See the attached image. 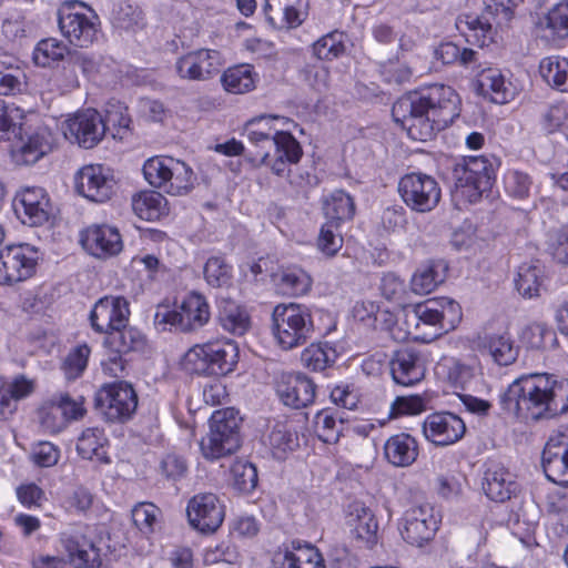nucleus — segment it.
<instances>
[{
  "label": "nucleus",
  "mask_w": 568,
  "mask_h": 568,
  "mask_svg": "<svg viewBox=\"0 0 568 568\" xmlns=\"http://www.w3.org/2000/svg\"><path fill=\"white\" fill-rule=\"evenodd\" d=\"M459 104L452 87L433 84L400 97L393 105L392 115L412 140L427 141L459 116Z\"/></svg>",
  "instance_id": "nucleus-1"
},
{
  "label": "nucleus",
  "mask_w": 568,
  "mask_h": 568,
  "mask_svg": "<svg viewBox=\"0 0 568 568\" xmlns=\"http://www.w3.org/2000/svg\"><path fill=\"white\" fill-rule=\"evenodd\" d=\"M501 408L523 420L551 419L568 412V379L550 374H526L500 395Z\"/></svg>",
  "instance_id": "nucleus-2"
},
{
  "label": "nucleus",
  "mask_w": 568,
  "mask_h": 568,
  "mask_svg": "<svg viewBox=\"0 0 568 568\" xmlns=\"http://www.w3.org/2000/svg\"><path fill=\"white\" fill-rule=\"evenodd\" d=\"M408 334L430 342L455 326L460 318V306L448 297L428 300L404 308Z\"/></svg>",
  "instance_id": "nucleus-3"
},
{
  "label": "nucleus",
  "mask_w": 568,
  "mask_h": 568,
  "mask_svg": "<svg viewBox=\"0 0 568 568\" xmlns=\"http://www.w3.org/2000/svg\"><path fill=\"white\" fill-rule=\"evenodd\" d=\"M237 362V344L229 338H217L189 348L181 365L190 374L220 376L233 372Z\"/></svg>",
  "instance_id": "nucleus-4"
},
{
  "label": "nucleus",
  "mask_w": 568,
  "mask_h": 568,
  "mask_svg": "<svg viewBox=\"0 0 568 568\" xmlns=\"http://www.w3.org/2000/svg\"><path fill=\"white\" fill-rule=\"evenodd\" d=\"M315 331L312 311L305 304L281 303L272 312V332L282 349L305 344Z\"/></svg>",
  "instance_id": "nucleus-5"
},
{
  "label": "nucleus",
  "mask_w": 568,
  "mask_h": 568,
  "mask_svg": "<svg viewBox=\"0 0 568 568\" xmlns=\"http://www.w3.org/2000/svg\"><path fill=\"white\" fill-rule=\"evenodd\" d=\"M241 418L234 408L216 410L210 418V430L201 439L200 448L207 460H217L234 454L241 445Z\"/></svg>",
  "instance_id": "nucleus-6"
},
{
  "label": "nucleus",
  "mask_w": 568,
  "mask_h": 568,
  "mask_svg": "<svg viewBox=\"0 0 568 568\" xmlns=\"http://www.w3.org/2000/svg\"><path fill=\"white\" fill-rule=\"evenodd\" d=\"M524 0H484L485 10L481 16L464 14L456 21L457 29L467 38L484 47L491 40L493 23H508L514 16V9Z\"/></svg>",
  "instance_id": "nucleus-7"
},
{
  "label": "nucleus",
  "mask_w": 568,
  "mask_h": 568,
  "mask_svg": "<svg viewBox=\"0 0 568 568\" xmlns=\"http://www.w3.org/2000/svg\"><path fill=\"white\" fill-rule=\"evenodd\" d=\"M452 180L456 195L474 203L493 185V164L485 156L463 158L454 164Z\"/></svg>",
  "instance_id": "nucleus-8"
},
{
  "label": "nucleus",
  "mask_w": 568,
  "mask_h": 568,
  "mask_svg": "<svg viewBox=\"0 0 568 568\" xmlns=\"http://www.w3.org/2000/svg\"><path fill=\"white\" fill-rule=\"evenodd\" d=\"M210 318L211 307L206 297L192 292L173 310L158 308L154 323L163 331L175 328L181 332H192L206 325Z\"/></svg>",
  "instance_id": "nucleus-9"
},
{
  "label": "nucleus",
  "mask_w": 568,
  "mask_h": 568,
  "mask_svg": "<svg viewBox=\"0 0 568 568\" xmlns=\"http://www.w3.org/2000/svg\"><path fill=\"white\" fill-rule=\"evenodd\" d=\"M59 28L62 36L73 45L87 48L97 41L100 19L90 7L82 2H69L59 10Z\"/></svg>",
  "instance_id": "nucleus-10"
},
{
  "label": "nucleus",
  "mask_w": 568,
  "mask_h": 568,
  "mask_svg": "<svg viewBox=\"0 0 568 568\" xmlns=\"http://www.w3.org/2000/svg\"><path fill=\"white\" fill-rule=\"evenodd\" d=\"M145 180L154 187L172 195H181L192 187V169L183 161L171 156H154L143 165Z\"/></svg>",
  "instance_id": "nucleus-11"
},
{
  "label": "nucleus",
  "mask_w": 568,
  "mask_h": 568,
  "mask_svg": "<svg viewBox=\"0 0 568 568\" xmlns=\"http://www.w3.org/2000/svg\"><path fill=\"white\" fill-rule=\"evenodd\" d=\"M90 534L88 525L75 524L58 535V550L65 555V561L74 568H97L101 564L99 549Z\"/></svg>",
  "instance_id": "nucleus-12"
},
{
  "label": "nucleus",
  "mask_w": 568,
  "mask_h": 568,
  "mask_svg": "<svg viewBox=\"0 0 568 568\" xmlns=\"http://www.w3.org/2000/svg\"><path fill=\"white\" fill-rule=\"evenodd\" d=\"M398 192L404 203L418 213L433 211L442 196L436 179L423 172H412L402 176L398 182Z\"/></svg>",
  "instance_id": "nucleus-13"
},
{
  "label": "nucleus",
  "mask_w": 568,
  "mask_h": 568,
  "mask_svg": "<svg viewBox=\"0 0 568 568\" xmlns=\"http://www.w3.org/2000/svg\"><path fill=\"white\" fill-rule=\"evenodd\" d=\"M98 408L111 422L131 418L138 407V395L126 382H115L102 386L95 396Z\"/></svg>",
  "instance_id": "nucleus-14"
},
{
  "label": "nucleus",
  "mask_w": 568,
  "mask_h": 568,
  "mask_svg": "<svg viewBox=\"0 0 568 568\" xmlns=\"http://www.w3.org/2000/svg\"><path fill=\"white\" fill-rule=\"evenodd\" d=\"M39 258L38 250L30 244L6 246L0 251V281L11 284L30 278Z\"/></svg>",
  "instance_id": "nucleus-15"
},
{
  "label": "nucleus",
  "mask_w": 568,
  "mask_h": 568,
  "mask_svg": "<svg viewBox=\"0 0 568 568\" xmlns=\"http://www.w3.org/2000/svg\"><path fill=\"white\" fill-rule=\"evenodd\" d=\"M303 154L302 148L296 139L286 131H275L274 134V155L264 153L261 163L268 165L272 172L278 176H286L292 185L302 186L303 175H296L288 165L300 161Z\"/></svg>",
  "instance_id": "nucleus-16"
},
{
  "label": "nucleus",
  "mask_w": 568,
  "mask_h": 568,
  "mask_svg": "<svg viewBox=\"0 0 568 568\" xmlns=\"http://www.w3.org/2000/svg\"><path fill=\"white\" fill-rule=\"evenodd\" d=\"M541 465L550 481L568 487V425H561L549 437L542 452Z\"/></svg>",
  "instance_id": "nucleus-17"
},
{
  "label": "nucleus",
  "mask_w": 568,
  "mask_h": 568,
  "mask_svg": "<svg viewBox=\"0 0 568 568\" xmlns=\"http://www.w3.org/2000/svg\"><path fill=\"white\" fill-rule=\"evenodd\" d=\"M64 136L84 149L95 146L105 134L102 115L94 109L77 112L63 123Z\"/></svg>",
  "instance_id": "nucleus-18"
},
{
  "label": "nucleus",
  "mask_w": 568,
  "mask_h": 568,
  "mask_svg": "<svg viewBox=\"0 0 568 568\" xmlns=\"http://www.w3.org/2000/svg\"><path fill=\"white\" fill-rule=\"evenodd\" d=\"M473 347L491 357L500 366L513 364L518 357V347L506 328L486 326L471 341Z\"/></svg>",
  "instance_id": "nucleus-19"
},
{
  "label": "nucleus",
  "mask_w": 568,
  "mask_h": 568,
  "mask_svg": "<svg viewBox=\"0 0 568 568\" xmlns=\"http://www.w3.org/2000/svg\"><path fill=\"white\" fill-rule=\"evenodd\" d=\"M186 515L190 525L201 532H214L225 516L224 506L212 493L194 495L187 503Z\"/></svg>",
  "instance_id": "nucleus-20"
},
{
  "label": "nucleus",
  "mask_w": 568,
  "mask_h": 568,
  "mask_svg": "<svg viewBox=\"0 0 568 568\" xmlns=\"http://www.w3.org/2000/svg\"><path fill=\"white\" fill-rule=\"evenodd\" d=\"M130 316L129 302L122 296H104L90 312V323L98 333H114L123 328Z\"/></svg>",
  "instance_id": "nucleus-21"
},
{
  "label": "nucleus",
  "mask_w": 568,
  "mask_h": 568,
  "mask_svg": "<svg viewBox=\"0 0 568 568\" xmlns=\"http://www.w3.org/2000/svg\"><path fill=\"white\" fill-rule=\"evenodd\" d=\"M75 190L92 202L103 203L113 195L115 180L110 170L100 164L85 165L75 175Z\"/></svg>",
  "instance_id": "nucleus-22"
},
{
  "label": "nucleus",
  "mask_w": 568,
  "mask_h": 568,
  "mask_svg": "<svg viewBox=\"0 0 568 568\" xmlns=\"http://www.w3.org/2000/svg\"><path fill=\"white\" fill-rule=\"evenodd\" d=\"M438 523L430 505L412 507L404 514L400 529L402 537L406 542L422 547L434 538L438 529Z\"/></svg>",
  "instance_id": "nucleus-23"
},
{
  "label": "nucleus",
  "mask_w": 568,
  "mask_h": 568,
  "mask_svg": "<svg viewBox=\"0 0 568 568\" xmlns=\"http://www.w3.org/2000/svg\"><path fill=\"white\" fill-rule=\"evenodd\" d=\"M466 432L464 420L449 412L429 414L423 423L425 438L437 446H448L463 438Z\"/></svg>",
  "instance_id": "nucleus-24"
},
{
  "label": "nucleus",
  "mask_w": 568,
  "mask_h": 568,
  "mask_svg": "<svg viewBox=\"0 0 568 568\" xmlns=\"http://www.w3.org/2000/svg\"><path fill=\"white\" fill-rule=\"evenodd\" d=\"M14 212L23 224L39 226L44 224L51 214V204L42 187L23 189L14 199Z\"/></svg>",
  "instance_id": "nucleus-25"
},
{
  "label": "nucleus",
  "mask_w": 568,
  "mask_h": 568,
  "mask_svg": "<svg viewBox=\"0 0 568 568\" xmlns=\"http://www.w3.org/2000/svg\"><path fill=\"white\" fill-rule=\"evenodd\" d=\"M221 64L219 51L201 49L179 58L175 63V71L181 79L204 81L217 73Z\"/></svg>",
  "instance_id": "nucleus-26"
},
{
  "label": "nucleus",
  "mask_w": 568,
  "mask_h": 568,
  "mask_svg": "<svg viewBox=\"0 0 568 568\" xmlns=\"http://www.w3.org/2000/svg\"><path fill=\"white\" fill-rule=\"evenodd\" d=\"M83 248L98 258L118 255L123 248L121 234L116 227L106 224H94L81 233Z\"/></svg>",
  "instance_id": "nucleus-27"
},
{
  "label": "nucleus",
  "mask_w": 568,
  "mask_h": 568,
  "mask_svg": "<svg viewBox=\"0 0 568 568\" xmlns=\"http://www.w3.org/2000/svg\"><path fill=\"white\" fill-rule=\"evenodd\" d=\"M389 368L396 384L412 386L424 378L426 364L425 358L418 349L414 347H403L393 354Z\"/></svg>",
  "instance_id": "nucleus-28"
},
{
  "label": "nucleus",
  "mask_w": 568,
  "mask_h": 568,
  "mask_svg": "<svg viewBox=\"0 0 568 568\" xmlns=\"http://www.w3.org/2000/svg\"><path fill=\"white\" fill-rule=\"evenodd\" d=\"M347 518L357 546L373 549L378 542V523L373 510L364 503L355 500L348 505Z\"/></svg>",
  "instance_id": "nucleus-29"
},
{
  "label": "nucleus",
  "mask_w": 568,
  "mask_h": 568,
  "mask_svg": "<svg viewBox=\"0 0 568 568\" xmlns=\"http://www.w3.org/2000/svg\"><path fill=\"white\" fill-rule=\"evenodd\" d=\"M316 385L304 374L283 375L276 393L284 405L295 409L307 407L315 399Z\"/></svg>",
  "instance_id": "nucleus-30"
},
{
  "label": "nucleus",
  "mask_w": 568,
  "mask_h": 568,
  "mask_svg": "<svg viewBox=\"0 0 568 568\" xmlns=\"http://www.w3.org/2000/svg\"><path fill=\"white\" fill-rule=\"evenodd\" d=\"M483 490L490 500L504 503L517 493L518 484L503 464L491 460L484 473Z\"/></svg>",
  "instance_id": "nucleus-31"
},
{
  "label": "nucleus",
  "mask_w": 568,
  "mask_h": 568,
  "mask_svg": "<svg viewBox=\"0 0 568 568\" xmlns=\"http://www.w3.org/2000/svg\"><path fill=\"white\" fill-rule=\"evenodd\" d=\"M477 92L494 103L505 104L517 94V87L497 68H486L477 75Z\"/></svg>",
  "instance_id": "nucleus-32"
},
{
  "label": "nucleus",
  "mask_w": 568,
  "mask_h": 568,
  "mask_svg": "<svg viewBox=\"0 0 568 568\" xmlns=\"http://www.w3.org/2000/svg\"><path fill=\"white\" fill-rule=\"evenodd\" d=\"M438 373L447 378L455 389H468L476 383L480 371L476 357L469 361L459 357H444L437 364Z\"/></svg>",
  "instance_id": "nucleus-33"
},
{
  "label": "nucleus",
  "mask_w": 568,
  "mask_h": 568,
  "mask_svg": "<svg viewBox=\"0 0 568 568\" xmlns=\"http://www.w3.org/2000/svg\"><path fill=\"white\" fill-rule=\"evenodd\" d=\"M263 11L267 23L274 29H295L308 16V10H298L280 0H265Z\"/></svg>",
  "instance_id": "nucleus-34"
},
{
  "label": "nucleus",
  "mask_w": 568,
  "mask_h": 568,
  "mask_svg": "<svg viewBox=\"0 0 568 568\" xmlns=\"http://www.w3.org/2000/svg\"><path fill=\"white\" fill-rule=\"evenodd\" d=\"M52 149V136L47 128H38L22 141L13 156L18 164H34Z\"/></svg>",
  "instance_id": "nucleus-35"
},
{
  "label": "nucleus",
  "mask_w": 568,
  "mask_h": 568,
  "mask_svg": "<svg viewBox=\"0 0 568 568\" xmlns=\"http://www.w3.org/2000/svg\"><path fill=\"white\" fill-rule=\"evenodd\" d=\"M217 310L219 324L225 332L243 336L251 328V317L247 311L236 302L221 298Z\"/></svg>",
  "instance_id": "nucleus-36"
},
{
  "label": "nucleus",
  "mask_w": 568,
  "mask_h": 568,
  "mask_svg": "<svg viewBox=\"0 0 568 568\" xmlns=\"http://www.w3.org/2000/svg\"><path fill=\"white\" fill-rule=\"evenodd\" d=\"M384 455L396 467L410 466L418 456L417 442L405 433L393 435L384 445Z\"/></svg>",
  "instance_id": "nucleus-37"
},
{
  "label": "nucleus",
  "mask_w": 568,
  "mask_h": 568,
  "mask_svg": "<svg viewBox=\"0 0 568 568\" xmlns=\"http://www.w3.org/2000/svg\"><path fill=\"white\" fill-rule=\"evenodd\" d=\"M281 568H325V565L314 546L292 541L291 549H286L283 555Z\"/></svg>",
  "instance_id": "nucleus-38"
},
{
  "label": "nucleus",
  "mask_w": 568,
  "mask_h": 568,
  "mask_svg": "<svg viewBox=\"0 0 568 568\" xmlns=\"http://www.w3.org/2000/svg\"><path fill=\"white\" fill-rule=\"evenodd\" d=\"M108 439L103 429L90 427L82 432L77 443L79 455L89 460H98L100 463H110L106 452Z\"/></svg>",
  "instance_id": "nucleus-39"
},
{
  "label": "nucleus",
  "mask_w": 568,
  "mask_h": 568,
  "mask_svg": "<svg viewBox=\"0 0 568 568\" xmlns=\"http://www.w3.org/2000/svg\"><path fill=\"white\" fill-rule=\"evenodd\" d=\"M27 75L14 57L0 58V95H16L23 92Z\"/></svg>",
  "instance_id": "nucleus-40"
},
{
  "label": "nucleus",
  "mask_w": 568,
  "mask_h": 568,
  "mask_svg": "<svg viewBox=\"0 0 568 568\" xmlns=\"http://www.w3.org/2000/svg\"><path fill=\"white\" fill-rule=\"evenodd\" d=\"M322 205L326 222H335L338 225L342 222L352 220L355 214L354 200L343 190H335L327 196H324Z\"/></svg>",
  "instance_id": "nucleus-41"
},
{
  "label": "nucleus",
  "mask_w": 568,
  "mask_h": 568,
  "mask_svg": "<svg viewBox=\"0 0 568 568\" xmlns=\"http://www.w3.org/2000/svg\"><path fill=\"white\" fill-rule=\"evenodd\" d=\"M336 359L335 347L326 342L312 343L301 353L302 364L313 372H323L332 367Z\"/></svg>",
  "instance_id": "nucleus-42"
},
{
  "label": "nucleus",
  "mask_w": 568,
  "mask_h": 568,
  "mask_svg": "<svg viewBox=\"0 0 568 568\" xmlns=\"http://www.w3.org/2000/svg\"><path fill=\"white\" fill-rule=\"evenodd\" d=\"M255 73L250 64H240L224 71L221 82L225 91L243 94L255 88Z\"/></svg>",
  "instance_id": "nucleus-43"
},
{
  "label": "nucleus",
  "mask_w": 568,
  "mask_h": 568,
  "mask_svg": "<svg viewBox=\"0 0 568 568\" xmlns=\"http://www.w3.org/2000/svg\"><path fill=\"white\" fill-rule=\"evenodd\" d=\"M166 200L155 191L141 192L133 196L132 209L142 220L155 221L165 213Z\"/></svg>",
  "instance_id": "nucleus-44"
},
{
  "label": "nucleus",
  "mask_w": 568,
  "mask_h": 568,
  "mask_svg": "<svg viewBox=\"0 0 568 568\" xmlns=\"http://www.w3.org/2000/svg\"><path fill=\"white\" fill-rule=\"evenodd\" d=\"M539 72L549 85L568 92V59L558 55L544 58L539 64Z\"/></svg>",
  "instance_id": "nucleus-45"
},
{
  "label": "nucleus",
  "mask_w": 568,
  "mask_h": 568,
  "mask_svg": "<svg viewBox=\"0 0 568 568\" xmlns=\"http://www.w3.org/2000/svg\"><path fill=\"white\" fill-rule=\"evenodd\" d=\"M544 281V272L536 263H523L515 278L516 288L523 297L532 298L539 295Z\"/></svg>",
  "instance_id": "nucleus-46"
},
{
  "label": "nucleus",
  "mask_w": 568,
  "mask_h": 568,
  "mask_svg": "<svg viewBox=\"0 0 568 568\" xmlns=\"http://www.w3.org/2000/svg\"><path fill=\"white\" fill-rule=\"evenodd\" d=\"M145 344V336L138 328L128 327L126 325L111 333L105 341L108 348L116 349L122 354L142 351Z\"/></svg>",
  "instance_id": "nucleus-47"
},
{
  "label": "nucleus",
  "mask_w": 568,
  "mask_h": 568,
  "mask_svg": "<svg viewBox=\"0 0 568 568\" xmlns=\"http://www.w3.org/2000/svg\"><path fill=\"white\" fill-rule=\"evenodd\" d=\"M111 21L114 28L126 32H136L145 26L142 10L129 2L114 4Z\"/></svg>",
  "instance_id": "nucleus-48"
},
{
  "label": "nucleus",
  "mask_w": 568,
  "mask_h": 568,
  "mask_svg": "<svg viewBox=\"0 0 568 568\" xmlns=\"http://www.w3.org/2000/svg\"><path fill=\"white\" fill-rule=\"evenodd\" d=\"M275 121L286 122L287 119L276 115H261L253 118L245 123L244 134L251 143L257 146H264L265 144L274 145L275 131L280 130L274 126H268L267 130H260V126L268 125V123H274Z\"/></svg>",
  "instance_id": "nucleus-49"
},
{
  "label": "nucleus",
  "mask_w": 568,
  "mask_h": 568,
  "mask_svg": "<svg viewBox=\"0 0 568 568\" xmlns=\"http://www.w3.org/2000/svg\"><path fill=\"white\" fill-rule=\"evenodd\" d=\"M318 438L327 444L337 443L344 429V422L337 413L326 408L315 415Z\"/></svg>",
  "instance_id": "nucleus-50"
},
{
  "label": "nucleus",
  "mask_w": 568,
  "mask_h": 568,
  "mask_svg": "<svg viewBox=\"0 0 568 568\" xmlns=\"http://www.w3.org/2000/svg\"><path fill=\"white\" fill-rule=\"evenodd\" d=\"M204 280L212 287H227L232 283V266L223 256H211L204 264Z\"/></svg>",
  "instance_id": "nucleus-51"
},
{
  "label": "nucleus",
  "mask_w": 568,
  "mask_h": 568,
  "mask_svg": "<svg viewBox=\"0 0 568 568\" xmlns=\"http://www.w3.org/2000/svg\"><path fill=\"white\" fill-rule=\"evenodd\" d=\"M23 119V109L0 99V141L10 140L12 135H17Z\"/></svg>",
  "instance_id": "nucleus-52"
},
{
  "label": "nucleus",
  "mask_w": 568,
  "mask_h": 568,
  "mask_svg": "<svg viewBox=\"0 0 568 568\" xmlns=\"http://www.w3.org/2000/svg\"><path fill=\"white\" fill-rule=\"evenodd\" d=\"M68 52L67 45L54 38L41 40L33 51V61L37 65L49 67L51 62L60 61Z\"/></svg>",
  "instance_id": "nucleus-53"
},
{
  "label": "nucleus",
  "mask_w": 568,
  "mask_h": 568,
  "mask_svg": "<svg viewBox=\"0 0 568 568\" xmlns=\"http://www.w3.org/2000/svg\"><path fill=\"white\" fill-rule=\"evenodd\" d=\"M311 285V277L301 268H287L281 275L280 287L287 295H304Z\"/></svg>",
  "instance_id": "nucleus-54"
},
{
  "label": "nucleus",
  "mask_w": 568,
  "mask_h": 568,
  "mask_svg": "<svg viewBox=\"0 0 568 568\" xmlns=\"http://www.w3.org/2000/svg\"><path fill=\"white\" fill-rule=\"evenodd\" d=\"M341 225L335 222H325L317 237V248L327 257L335 256L343 247V236L339 231Z\"/></svg>",
  "instance_id": "nucleus-55"
},
{
  "label": "nucleus",
  "mask_w": 568,
  "mask_h": 568,
  "mask_svg": "<svg viewBox=\"0 0 568 568\" xmlns=\"http://www.w3.org/2000/svg\"><path fill=\"white\" fill-rule=\"evenodd\" d=\"M540 126L547 134L568 130V105L565 103L549 105L541 113Z\"/></svg>",
  "instance_id": "nucleus-56"
},
{
  "label": "nucleus",
  "mask_w": 568,
  "mask_h": 568,
  "mask_svg": "<svg viewBox=\"0 0 568 568\" xmlns=\"http://www.w3.org/2000/svg\"><path fill=\"white\" fill-rule=\"evenodd\" d=\"M235 488L244 494L253 491L258 476L255 465L246 460H236L231 468Z\"/></svg>",
  "instance_id": "nucleus-57"
},
{
  "label": "nucleus",
  "mask_w": 568,
  "mask_h": 568,
  "mask_svg": "<svg viewBox=\"0 0 568 568\" xmlns=\"http://www.w3.org/2000/svg\"><path fill=\"white\" fill-rule=\"evenodd\" d=\"M91 349L87 344L78 345L65 357L62 364L64 376L69 381L80 377L87 368Z\"/></svg>",
  "instance_id": "nucleus-58"
},
{
  "label": "nucleus",
  "mask_w": 568,
  "mask_h": 568,
  "mask_svg": "<svg viewBox=\"0 0 568 568\" xmlns=\"http://www.w3.org/2000/svg\"><path fill=\"white\" fill-rule=\"evenodd\" d=\"M64 414L52 397L39 412L42 428L50 434L61 433L69 425Z\"/></svg>",
  "instance_id": "nucleus-59"
},
{
  "label": "nucleus",
  "mask_w": 568,
  "mask_h": 568,
  "mask_svg": "<svg viewBox=\"0 0 568 568\" xmlns=\"http://www.w3.org/2000/svg\"><path fill=\"white\" fill-rule=\"evenodd\" d=\"M314 54L321 60L338 58L345 50L343 33L331 32L318 39L313 45Z\"/></svg>",
  "instance_id": "nucleus-60"
},
{
  "label": "nucleus",
  "mask_w": 568,
  "mask_h": 568,
  "mask_svg": "<svg viewBox=\"0 0 568 568\" xmlns=\"http://www.w3.org/2000/svg\"><path fill=\"white\" fill-rule=\"evenodd\" d=\"M521 342L532 349H542L547 343L556 341L555 333L541 323L527 325L521 333Z\"/></svg>",
  "instance_id": "nucleus-61"
},
{
  "label": "nucleus",
  "mask_w": 568,
  "mask_h": 568,
  "mask_svg": "<svg viewBox=\"0 0 568 568\" xmlns=\"http://www.w3.org/2000/svg\"><path fill=\"white\" fill-rule=\"evenodd\" d=\"M444 281L434 265H426L418 268L412 277V290L419 295L433 292Z\"/></svg>",
  "instance_id": "nucleus-62"
},
{
  "label": "nucleus",
  "mask_w": 568,
  "mask_h": 568,
  "mask_svg": "<svg viewBox=\"0 0 568 568\" xmlns=\"http://www.w3.org/2000/svg\"><path fill=\"white\" fill-rule=\"evenodd\" d=\"M160 509L151 503H141L132 509V520L136 528L143 534L154 530Z\"/></svg>",
  "instance_id": "nucleus-63"
},
{
  "label": "nucleus",
  "mask_w": 568,
  "mask_h": 568,
  "mask_svg": "<svg viewBox=\"0 0 568 568\" xmlns=\"http://www.w3.org/2000/svg\"><path fill=\"white\" fill-rule=\"evenodd\" d=\"M547 28L559 38L568 36V0H561L547 14Z\"/></svg>",
  "instance_id": "nucleus-64"
}]
</instances>
